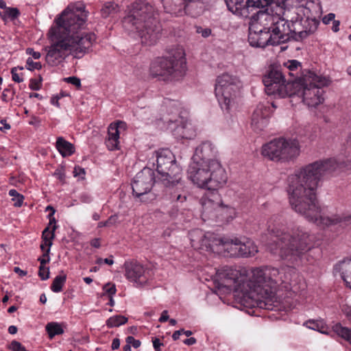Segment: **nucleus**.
<instances>
[{
  "instance_id": "1",
  "label": "nucleus",
  "mask_w": 351,
  "mask_h": 351,
  "mask_svg": "<svg viewBox=\"0 0 351 351\" xmlns=\"http://www.w3.org/2000/svg\"><path fill=\"white\" fill-rule=\"evenodd\" d=\"M292 208L321 228L351 223V164L317 161L288 178Z\"/></svg>"
},
{
  "instance_id": "2",
  "label": "nucleus",
  "mask_w": 351,
  "mask_h": 351,
  "mask_svg": "<svg viewBox=\"0 0 351 351\" xmlns=\"http://www.w3.org/2000/svg\"><path fill=\"white\" fill-rule=\"evenodd\" d=\"M248 279L240 271L231 267H223L217 271L220 285L231 288L237 293L240 302L247 308L258 307L271 309L278 286L285 284L291 289L298 275L293 267L280 269L265 267L252 270Z\"/></svg>"
},
{
  "instance_id": "3",
  "label": "nucleus",
  "mask_w": 351,
  "mask_h": 351,
  "mask_svg": "<svg viewBox=\"0 0 351 351\" xmlns=\"http://www.w3.org/2000/svg\"><path fill=\"white\" fill-rule=\"evenodd\" d=\"M88 12L80 2L71 4L56 19V25L49 34L54 43L50 46L47 60L56 65L66 57L82 58L92 47L96 37L93 33L83 32Z\"/></svg>"
},
{
  "instance_id": "4",
  "label": "nucleus",
  "mask_w": 351,
  "mask_h": 351,
  "mask_svg": "<svg viewBox=\"0 0 351 351\" xmlns=\"http://www.w3.org/2000/svg\"><path fill=\"white\" fill-rule=\"evenodd\" d=\"M267 230L276 239L268 247L271 253L282 259L296 262L313 247V238L303 228L295 227L288 231L280 216L271 217L267 222Z\"/></svg>"
},
{
  "instance_id": "5",
  "label": "nucleus",
  "mask_w": 351,
  "mask_h": 351,
  "mask_svg": "<svg viewBox=\"0 0 351 351\" xmlns=\"http://www.w3.org/2000/svg\"><path fill=\"white\" fill-rule=\"evenodd\" d=\"M154 7L146 0H136L129 7L126 16L123 19L124 29L136 33L142 43L154 45L159 39L162 31L161 25L156 16Z\"/></svg>"
},
{
  "instance_id": "6",
  "label": "nucleus",
  "mask_w": 351,
  "mask_h": 351,
  "mask_svg": "<svg viewBox=\"0 0 351 351\" xmlns=\"http://www.w3.org/2000/svg\"><path fill=\"white\" fill-rule=\"evenodd\" d=\"M272 0H226L228 10L243 18H250V25L269 31L280 16L271 9L261 10Z\"/></svg>"
},
{
  "instance_id": "7",
  "label": "nucleus",
  "mask_w": 351,
  "mask_h": 351,
  "mask_svg": "<svg viewBox=\"0 0 351 351\" xmlns=\"http://www.w3.org/2000/svg\"><path fill=\"white\" fill-rule=\"evenodd\" d=\"M185 53L182 47L172 49L168 56L154 60L149 69L152 76L162 80H175L182 77L186 71Z\"/></svg>"
},
{
  "instance_id": "8",
  "label": "nucleus",
  "mask_w": 351,
  "mask_h": 351,
  "mask_svg": "<svg viewBox=\"0 0 351 351\" xmlns=\"http://www.w3.org/2000/svg\"><path fill=\"white\" fill-rule=\"evenodd\" d=\"M189 239L191 246L195 250L207 252L223 250L231 256H240L239 238H217L212 232H204L202 230L195 229L189 232Z\"/></svg>"
},
{
  "instance_id": "9",
  "label": "nucleus",
  "mask_w": 351,
  "mask_h": 351,
  "mask_svg": "<svg viewBox=\"0 0 351 351\" xmlns=\"http://www.w3.org/2000/svg\"><path fill=\"white\" fill-rule=\"evenodd\" d=\"M295 82L298 84V86L293 87L291 97L298 95L302 97L303 101L311 107H315L323 101L322 88L328 85L327 78L308 71L302 77L295 79Z\"/></svg>"
},
{
  "instance_id": "10",
  "label": "nucleus",
  "mask_w": 351,
  "mask_h": 351,
  "mask_svg": "<svg viewBox=\"0 0 351 351\" xmlns=\"http://www.w3.org/2000/svg\"><path fill=\"white\" fill-rule=\"evenodd\" d=\"M239 79L229 73L218 76L215 84V95L223 111L229 113L237 108V96L241 87Z\"/></svg>"
},
{
  "instance_id": "11",
  "label": "nucleus",
  "mask_w": 351,
  "mask_h": 351,
  "mask_svg": "<svg viewBox=\"0 0 351 351\" xmlns=\"http://www.w3.org/2000/svg\"><path fill=\"white\" fill-rule=\"evenodd\" d=\"M309 13L310 10L303 5H295L284 13L292 24L294 40L296 41L307 38L317 29L319 21L309 17Z\"/></svg>"
},
{
  "instance_id": "12",
  "label": "nucleus",
  "mask_w": 351,
  "mask_h": 351,
  "mask_svg": "<svg viewBox=\"0 0 351 351\" xmlns=\"http://www.w3.org/2000/svg\"><path fill=\"white\" fill-rule=\"evenodd\" d=\"M266 92L268 95L278 96L281 98L291 97L293 87L297 88L298 84L292 82H287L282 73L276 69H271L263 79Z\"/></svg>"
},
{
  "instance_id": "13",
  "label": "nucleus",
  "mask_w": 351,
  "mask_h": 351,
  "mask_svg": "<svg viewBox=\"0 0 351 351\" xmlns=\"http://www.w3.org/2000/svg\"><path fill=\"white\" fill-rule=\"evenodd\" d=\"M155 182V173L150 168H144L134 177L132 183L133 195L141 202H147L154 198L151 190Z\"/></svg>"
},
{
  "instance_id": "14",
  "label": "nucleus",
  "mask_w": 351,
  "mask_h": 351,
  "mask_svg": "<svg viewBox=\"0 0 351 351\" xmlns=\"http://www.w3.org/2000/svg\"><path fill=\"white\" fill-rule=\"evenodd\" d=\"M156 169L161 176L159 179L162 184L166 187L182 185L181 178L177 172L173 177L171 176V173L176 169L178 170L176 164L175 155H156Z\"/></svg>"
},
{
  "instance_id": "15",
  "label": "nucleus",
  "mask_w": 351,
  "mask_h": 351,
  "mask_svg": "<svg viewBox=\"0 0 351 351\" xmlns=\"http://www.w3.org/2000/svg\"><path fill=\"white\" fill-rule=\"evenodd\" d=\"M209 158L204 155H193L188 169V178L198 187L207 189L208 171L207 164Z\"/></svg>"
},
{
  "instance_id": "16",
  "label": "nucleus",
  "mask_w": 351,
  "mask_h": 351,
  "mask_svg": "<svg viewBox=\"0 0 351 351\" xmlns=\"http://www.w3.org/2000/svg\"><path fill=\"white\" fill-rule=\"evenodd\" d=\"M206 169L208 171V190L217 191L227 183V173L219 160L209 158Z\"/></svg>"
},
{
  "instance_id": "17",
  "label": "nucleus",
  "mask_w": 351,
  "mask_h": 351,
  "mask_svg": "<svg viewBox=\"0 0 351 351\" xmlns=\"http://www.w3.org/2000/svg\"><path fill=\"white\" fill-rule=\"evenodd\" d=\"M269 33L271 38V45H278L290 39L294 40L293 26L287 18L285 19L280 16L275 25L271 26Z\"/></svg>"
},
{
  "instance_id": "18",
  "label": "nucleus",
  "mask_w": 351,
  "mask_h": 351,
  "mask_svg": "<svg viewBox=\"0 0 351 351\" xmlns=\"http://www.w3.org/2000/svg\"><path fill=\"white\" fill-rule=\"evenodd\" d=\"M300 145L295 139L276 138L262 147V154H291L300 152Z\"/></svg>"
},
{
  "instance_id": "19",
  "label": "nucleus",
  "mask_w": 351,
  "mask_h": 351,
  "mask_svg": "<svg viewBox=\"0 0 351 351\" xmlns=\"http://www.w3.org/2000/svg\"><path fill=\"white\" fill-rule=\"evenodd\" d=\"M202 0H162L164 9L166 12L176 16H182L184 14H189L193 16H196L202 13V8L196 12H193L190 9V4L199 3Z\"/></svg>"
},
{
  "instance_id": "20",
  "label": "nucleus",
  "mask_w": 351,
  "mask_h": 351,
  "mask_svg": "<svg viewBox=\"0 0 351 351\" xmlns=\"http://www.w3.org/2000/svg\"><path fill=\"white\" fill-rule=\"evenodd\" d=\"M248 41L251 46L263 48L267 45H271V38L269 31H267L250 25L249 27Z\"/></svg>"
},
{
  "instance_id": "21",
  "label": "nucleus",
  "mask_w": 351,
  "mask_h": 351,
  "mask_svg": "<svg viewBox=\"0 0 351 351\" xmlns=\"http://www.w3.org/2000/svg\"><path fill=\"white\" fill-rule=\"evenodd\" d=\"M125 276L128 280L138 285L146 282L145 267L137 261H127L124 263Z\"/></svg>"
},
{
  "instance_id": "22",
  "label": "nucleus",
  "mask_w": 351,
  "mask_h": 351,
  "mask_svg": "<svg viewBox=\"0 0 351 351\" xmlns=\"http://www.w3.org/2000/svg\"><path fill=\"white\" fill-rule=\"evenodd\" d=\"M127 125L125 122L119 121L112 123L108 126V138L106 140V145L109 151H115L119 149V136L121 132L125 131Z\"/></svg>"
},
{
  "instance_id": "23",
  "label": "nucleus",
  "mask_w": 351,
  "mask_h": 351,
  "mask_svg": "<svg viewBox=\"0 0 351 351\" xmlns=\"http://www.w3.org/2000/svg\"><path fill=\"white\" fill-rule=\"evenodd\" d=\"M200 204L202 207L203 216L210 218L213 213L220 206V195L217 191H209L202 196Z\"/></svg>"
},
{
  "instance_id": "24",
  "label": "nucleus",
  "mask_w": 351,
  "mask_h": 351,
  "mask_svg": "<svg viewBox=\"0 0 351 351\" xmlns=\"http://www.w3.org/2000/svg\"><path fill=\"white\" fill-rule=\"evenodd\" d=\"M267 112L263 105H258L252 116V125L258 130H263L267 124Z\"/></svg>"
},
{
  "instance_id": "25",
  "label": "nucleus",
  "mask_w": 351,
  "mask_h": 351,
  "mask_svg": "<svg viewBox=\"0 0 351 351\" xmlns=\"http://www.w3.org/2000/svg\"><path fill=\"white\" fill-rule=\"evenodd\" d=\"M56 221L54 217L49 219V226L47 227L43 232L42 238L43 240V243L40 245V248L42 250H45V248L47 247V249H50L52 245V240L55 237V230L57 228Z\"/></svg>"
},
{
  "instance_id": "26",
  "label": "nucleus",
  "mask_w": 351,
  "mask_h": 351,
  "mask_svg": "<svg viewBox=\"0 0 351 351\" xmlns=\"http://www.w3.org/2000/svg\"><path fill=\"white\" fill-rule=\"evenodd\" d=\"M239 252L241 257L252 256L258 252V247L252 240L248 238H239Z\"/></svg>"
},
{
  "instance_id": "27",
  "label": "nucleus",
  "mask_w": 351,
  "mask_h": 351,
  "mask_svg": "<svg viewBox=\"0 0 351 351\" xmlns=\"http://www.w3.org/2000/svg\"><path fill=\"white\" fill-rule=\"evenodd\" d=\"M173 135L177 138H191L195 136V132L191 123H184L176 128Z\"/></svg>"
},
{
  "instance_id": "28",
  "label": "nucleus",
  "mask_w": 351,
  "mask_h": 351,
  "mask_svg": "<svg viewBox=\"0 0 351 351\" xmlns=\"http://www.w3.org/2000/svg\"><path fill=\"white\" fill-rule=\"evenodd\" d=\"M56 147L59 154H74L75 152L74 145L61 136L57 138Z\"/></svg>"
},
{
  "instance_id": "29",
  "label": "nucleus",
  "mask_w": 351,
  "mask_h": 351,
  "mask_svg": "<svg viewBox=\"0 0 351 351\" xmlns=\"http://www.w3.org/2000/svg\"><path fill=\"white\" fill-rule=\"evenodd\" d=\"M340 269L342 278L351 288V258L342 261L340 264Z\"/></svg>"
},
{
  "instance_id": "30",
  "label": "nucleus",
  "mask_w": 351,
  "mask_h": 351,
  "mask_svg": "<svg viewBox=\"0 0 351 351\" xmlns=\"http://www.w3.org/2000/svg\"><path fill=\"white\" fill-rule=\"evenodd\" d=\"M66 280V275L64 274L63 271L57 276L53 280L51 285V289L54 293H59L62 291V287Z\"/></svg>"
},
{
  "instance_id": "31",
  "label": "nucleus",
  "mask_w": 351,
  "mask_h": 351,
  "mask_svg": "<svg viewBox=\"0 0 351 351\" xmlns=\"http://www.w3.org/2000/svg\"><path fill=\"white\" fill-rule=\"evenodd\" d=\"M45 329L50 339H53L55 336L62 335L64 332L62 327L57 322L48 323Z\"/></svg>"
},
{
  "instance_id": "32",
  "label": "nucleus",
  "mask_w": 351,
  "mask_h": 351,
  "mask_svg": "<svg viewBox=\"0 0 351 351\" xmlns=\"http://www.w3.org/2000/svg\"><path fill=\"white\" fill-rule=\"evenodd\" d=\"M128 322V318L125 316L117 315L109 317L106 320V326L108 328L119 327L125 324Z\"/></svg>"
},
{
  "instance_id": "33",
  "label": "nucleus",
  "mask_w": 351,
  "mask_h": 351,
  "mask_svg": "<svg viewBox=\"0 0 351 351\" xmlns=\"http://www.w3.org/2000/svg\"><path fill=\"white\" fill-rule=\"evenodd\" d=\"M334 330L339 336L351 344V328L343 327L341 324H337L334 326Z\"/></svg>"
},
{
  "instance_id": "34",
  "label": "nucleus",
  "mask_w": 351,
  "mask_h": 351,
  "mask_svg": "<svg viewBox=\"0 0 351 351\" xmlns=\"http://www.w3.org/2000/svg\"><path fill=\"white\" fill-rule=\"evenodd\" d=\"M118 5L114 3L108 2L104 5L101 9V14L104 18H107L118 12Z\"/></svg>"
},
{
  "instance_id": "35",
  "label": "nucleus",
  "mask_w": 351,
  "mask_h": 351,
  "mask_svg": "<svg viewBox=\"0 0 351 351\" xmlns=\"http://www.w3.org/2000/svg\"><path fill=\"white\" fill-rule=\"evenodd\" d=\"M215 151L216 147L211 142L205 141L196 147L195 154H208Z\"/></svg>"
},
{
  "instance_id": "36",
  "label": "nucleus",
  "mask_w": 351,
  "mask_h": 351,
  "mask_svg": "<svg viewBox=\"0 0 351 351\" xmlns=\"http://www.w3.org/2000/svg\"><path fill=\"white\" fill-rule=\"evenodd\" d=\"M285 66L286 67V69H287L289 74L291 75H294L295 74L293 72H297L298 70L301 69L300 62L295 60L288 61L285 64Z\"/></svg>"
},
{
  "instance_id": "37",
  "label": "nucleus",
  "mask_w": 351,
  "mask_h": 351,
  "mask_svg": "<svg viewBox=\"0 0 351 351\" xmlns=\"http://www.w3.org/2000/svg\"><path fill=\"white\" fill-rule=\"evenodd\" d=\"M20 15L19 10L16 8H6L3 16L2 19L5 21L7 19H10L11 20H14L19 17Z\"/></svg>"
},
{
  "instance_id": "38",
  "label": "nucleus",
  "mask_w": 351,
  "mask_h": 351,
  "mask_svg": "<svg viewBox=\"0 0 351 351\" xmlns=\"http://www.w3.org/2000/svg\"><path fill=\"white\" fill-rule=\"evenodd\" d=\"M9 195L12 197L14 206L20 207L22 206L23 202V196L19 193L15 189H10L9 191Z\"/></svg>"
},
{
  "instance_id": "39",
  "label": "nucleus",
  "mask_w": 351,
  "mask_h": 351,
  "mask_svg": "<svg viewBox=\"0 0 351 351\" xmlns=\"http://www.w3.org/2000/svg\"><path fill=\"white\" fill-rule=\"evenodd\" d=\"M181 184H182L181 182H180ZM176 186V191H173V193H172L171 194V198L173 199H175L178 202H183L184 201L186 200V193H180L178 191L179 189H182V185H176V186H173V187ZM173 186H170L169 188H171Z\"/></svg>"
},
{
  "instance_id": "40",
  "label": "nucleus",
  "mask_w": 351,
  "mask_h": 351,
  "mask_svg": "<svg viewBox=\"0 0 351 351\" xmlns=\"http://www.w3.org/2000/svg\"><path fill=\"white\" fill-rule=\"evenodd\" d=\"M25 66L29 71L40 70L42 68L41 64L38 62H34L32 58L27 59Z\"/></svg>"
},
{
  "instance_id": "41",
  "label": "nucleus",
  "mask_w": 351,
  "mask_h": 351,
  "mask_svg": "<svg viewBox=\"0 0 351 351\" xmlns=\"http://www.w3.org/2000/svg\"><path fill=\"white\" fill-rule=\"evenodd\" d=\"M117 219H118L117 215H112L106 221H100L98 223L97 227L103 228V227H108V226H113L114 224L116 223Z\"/></svg>"
},
{
  "instance_id": "42",
  "label": "nucleus",
  "mask_w": 351,
  "mask_h": 351,
  "mask_svg": "<svg viewBox=\"0 0 351 351\" xmlns=\"http://www.w3.org/2000/svg\"><path fill=\"white\" fill-rule=\"evenodd\" d=\"M195 32L200 34L203 38H208L212 33L211 29L208 27L204 28L201 26H195Z\"/></svg>"
},
{
  "instance_id": "43",
  "label": "nucleus",
  "mask_w": 351,
  "mask_h": 351,
  "mask_svg": "<svg viewBox=\"0 0 351 351\" xmlns=\"http://www.w3.org/2000/svg\"><path fill=\"white\" fill-rule=\"evenodd\" d=\"M38 276L43 280H46L49 278V268L45 266H40Z\"/></svg>"
},
{
  "instance_id": "44",
  "label": "nucleus",
  "mask_w": 351,
  "mask_h": 351,
  "mask_svg": "<svg viewBox=\"0 0 351 351\" xmlns=\"http://www.w3.org/2000/svg\"><path fill=\"white\" fill-rule=\"evenodd\" d=\"M18 69L23 70V67H14L11 70V73H12V80L17 83H20L23 81V77L22 76H21L17 73Z\"/></svg>"
},
{
  "instance_id": "45",
  "label": "nucleus",
  "mask_w": 351,
  "mask_h": 351,
  "mask_svg": "<svg viewBox=\"0 0 351 351\" xmlns=\"http://www.w3.org/2000/svg\"><path fill=\"white\" fill-rule=\"evenodd\" d=\"M105 293L108 294V296H113L117 291L116 287L114 285L107 283L103 287Z\"/></svg>"
},
{
  "instance_id": "46",
  "label": "nucleus",
  "mask_w": 351,
  "mask_h": 351,
  "mask_svg": "<svg viewBox=\"0 0 351 351\" xmlns=\"http://www.w3.org/2000/svg\"><path fill=\"white\" fill-rule=\"evenodd\" d=\"M267 160L275 161V162H285L287 160L286 155H264Z\"/></svg>"
},
{
  "instance_id": "47",
  "label": "nucleus",
  "mask_w": 351,
  "mask_h": 351,
  "mask_svg": "<svg viewBox=\"0 0 351 351\" xmlns=\"http://www.w3.org/2000/svg\"><path fill=\"white\" fill-rule=\"evenodd\" d=\"M42 78L40 77L39 80L31 79L29 82V88L34 90H38L41 87Z\"/></svg>"
},
{
  "instance_id": "48",
  "label": "nucleus",
  "mask_w": 351,
  "mask_h": 351,
  "mask_svg": "<svg viewBox=\"0 0 351 351\" xmlns=\"http://www.w3.org/2000/svg\"><path fill=\"white\" fill-rule=\"evenodd\" d=\"M44 251L45 252L43 255V257L38 258V261H40V266H45V264L49 263L50 261V257L49 256L50 249H46Z\"/></svg>"
},
{
  "instance_id": "49",
  "label": "nucleus",
  "mask_w": 351,
  "mask_h": 351,
  "mask_svg": "<svg viewBox=\"0 0 351 351\" xmlns=\"http://www.w3.org/2000/svg\"><path fill=\"white\" fill-rule=\"evenodd\" d=\"M64 81L75 86L77 88L81 86V81L77 77H74V76L64 78Z\"/></svg>"
},
{
  "instance_id": "50",
  "label": "nucleus",
  "mask_w": 351,
  "mask_h": 351,
  "mask_svg": "<svg viewBox=\"0 0 351 351\" xmlns=\"http://www.w3.org/2000/svg\"><path fill=\"white\" fill-rule=\"evenodd\" d=\"M126 343L130 344V346H132L134 348H138L141 344L139 340L135 339L132 336L127 337Z\"/></svg>"
},
{
  "instance_id": "51",
  "label": "nucleus",
  "mask_w": 351,
  "mask_h": 351,
  "mask_svg": "<svg viewBox=\"0 0 351 351\" xmlns=\"http://www.w3.org/2000/svg\"><path fill=\"white\" fill-rule=\"evenodd\" d=\"M12 351H27L22 344L16 341H13L11 343Z\"/></svg>"
},
{
  "instance_id": "52",
  "label": "nucleus",
  "mask_w": 351,
  "mask_h": 351,
  "mask_svg": "<svg viewBox=\"0 0 351 351\" xmlns=\"http://www.w3.org/2000/svg\"><path fill=\"white\" fill-rule=\"evenodd\" d=\"M95 263L98 265H101L102 263H106L109 265H112L114 263L113 257H112V256H110L109 258H98L96 260Z\"/></svg>"
},
{
  "instance_id": "53",
  "label": "nucleus",
  "mask_w": 351,
  "mask_h": 351,
  "mask_svg": "<svg viewBox=\"0 0 351 351\" xmlns=\"http://www.w3.org/2000/svg\"><path fill=\"white\" fill-rule=\"evenodd\" d=\"M26 53L29 54V56H31L35 60L39 59L40 58V56H41V54H40V52L35 51L32 48H27L26 49Z\"/></svg>"
},
{
  "instance_id": "54",
  "label": "nucleus",
  "mask_w": 351,
  "mask_h": 351,
  "mask_svg": "<svg viewBox=\"0 0 351 351\" xmlns=\"http://www.w3.org/2000/svg\"><path fill=\"white\" fill-rule=\"evenodd\" d=\"M152 343L155 351H160V347L164 345L158 338L152 339Z\"/></svg>"
},
{
  "instance_id": "55",
  "label": "nucleus",
  "mask_w": 351,
  "mask_h": 351,
  "mask_svg": "<svg viewBox=\"0 0 351 351\" xmlns=\"http://www.w3.org/2000/svg\"><path fill=\"white\" fill-rule=\"evenodd\" d=\"M73 176L83 179L85 176V170L80 167H75L73 170Z\"/></svg>"
},
{
  "instance_id": "56",
  "label": "nucleus",
  "mask_w": 351,
  "mask_h": 351,
  "mask_svg": "<svg viewBox=\"0 0 351 351\" xmlns=\"http://www.w3.org/2000/svg\"><path fill=\"white\" fill-rule=\"evenodd\" d=\"M335 14L333 13H330L327 15H326L323 19H322V21L325 24H328L330 21H335Z\"/></svg>"
},
{
  "instance_id": "57",
  "label": "nucleus",
  "mask_w": 351,
  "mask_h": 351,
  "mask_svg": "<svg viewBox=\"0 0 351 351\" xmlns=\"http://www.w3.org/2000/svg\"><path fill=\"white\" fill-rule=\"evenodd\" d=\"M169 319V315L167 311H163L160 317L159 318L160 322H165Z\"/></svg>"
},
{
  "instance_id": "58",
  "label": "nucleus",
  "mask_w": 351,
  "mask_h": 351,
  "mask_svg": "<svg viewBox=\"0 0 351 351\" xmlns=\"http://www.w3.org/2000/svg\"><path fill=\"white\" fill-rule=\"evenodd\" d=\"M120 346V340L118 338H115L112 340L111 348L112 350L118 349Z\"/></svg>"
},
{
  "instance_id": "59",
  "label": "nucleus",
  "mask_w": 351,
  "mask_h": 351,
  "mask_svg": "<svg viewBox=\"0 0 351 351\" xmlns=\"http://www.w3.org/2000/svg\"><path fill=\"white\" fill-rule=\"evenodd\" d=\"M307 327L308 328H311V329H313V330H316L317 329V324L313 322V321H311V320H309L306 323Z\"/></svg>"
},
{
  "instance_id": "60",
  "label": "nucleus",
  "mask_w": 351,
  "mask_h": 351,
  "mask_svg": "<svg viewBox=\"0 0 351 351\" xmlns=\"http://www.w3.org/2000/svg\"><path fill=\"white\" fill-rule=\"evenodd\" d=\"M10 93V90L9 89H4L3 93H2V95H1V99L3 101H8V93Z\"/></svg>"
},
{
  "instance_id": "61",
  "label": "nucleus",
  "mask_w": 351,
  "mask_h": 351,
  "mask_svg": "<svg viewBox=\"0 0 351 351\" xmlns=\"http://www.w3.org/2000/svg\"><path fill=\"white\" fill-rule=\"evenodd\" d=\"M182 331H184V329L175 331L172 335L173 339L178 340L180 338V336L182 334Z\"/></svg>"
},
{
  "instance_id": "62",
  "label": "nucleus",
  "mask_w": 351,
  "mask_h": 351,
  "mask_svg": "<svg viewBox=\"0 0 351 351\" xmlns=\"http://www.w3.org/2000/svg\"><path fill=\"white\" fill-rule=\"evenodd\" d=\"M54 174L61 181H62L64 179V173L61 170H57Z\"/></svg>"
},
{
  "instance_id": "63",
  "label": "nucleus",
  "mask_w": 351,
  "mask_h": 351,
  "mask_svg": "<svg viewBox=\"0 0 351 351\" xmlns=\"http://www.w3.org/2000/svg\"><path fill=\"white\" fill-rule=\"evenodd\" d=\"M91 246L99 248L100 247V241L99 239H94L90 241Z\"/></svg>"
},
{
  "instance_id": "64",
  "label": "nucleus",
  "mask_w": 351,
  "mask_h": 351,
  "mask_svg": "<svg viewBox=\"0 0 351 351\" xmlns=\"http://www.w3.org/2000/svg\"><path fill=\"white\" fill-rule=\"evenodd\" d=\"M343 312L348 320L351 322V308L347 307L343 309Z\"/></svg>"
}]
</instances>
